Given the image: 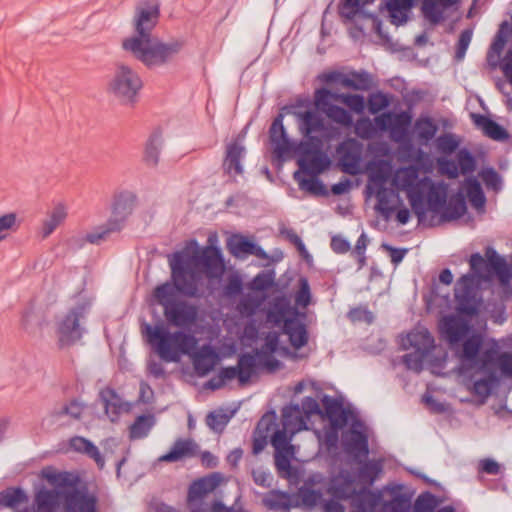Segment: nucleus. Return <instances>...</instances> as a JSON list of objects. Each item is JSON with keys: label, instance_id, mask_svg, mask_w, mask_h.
Wrapping results in <instances>:
<instances>
[{"label": "nucleus", "instance_id": "nucleus-1", "mask_svg": "<svg viewBox=\"0 0 512 512\" xmlns=\"http://www.w3.org/2000/svg\"><path fill=\"white\" fill-rule=\"evenodd\" d=\"M485 256L487 260L478 253L471 256L473 273L462 276L455 285L456 313L444 316L439 324L442 336L459 362V373L482 375L473 383L474 393L481 397L491 394L499 374L512 377V353L499 354L495 343L485 344L481 334L471 333V319L477 315L480 306L477 286L490 281L493 274L503 286L508 285L511 279L505 259L494 249L488 248Z\"/></svg>", "mask_w": 512, "mask_h": 512}, {"label": "nucleus", "instance_id": "nucleus-2", "mask_svg": "<svg viewBox=\"0 0 512 512\" xmlns=\"http://www.w3.org/2000/svg\"><path fill=\"white\" fill-rule=\"evenodd\" d=\"M173 284L164 283L154 290V298L163 307L167 322L179 328H187L197 320V308L178 297V293L194 297L202 285V275L220 279L225 271L221 251L209 245L200 248L191 240L169 258Z\"/></svg>", "mask_w": 512, "mask_h": 512}, {"label": "nucleus", "instance_id": "nucleus-3", "mask_svg": "<svg viewBox=\"0 0 512 512\" xmlns=\"http://www.w3.org/2000/svg\"><path fill=\"white\" fill-rule=\"evenodd\" d=\"M160 17L159 5L144 1L136 5L131 25L134 34L122 41V48L149 69L166 66L182 51V39L163 41L152 34Z\"/></svg>", "mask_w": 512, "mask_h": 512}, {"label": "nucleus", "instance_id": "nucleus-4", "mask_svg": "<svg viewBox=\"0 0 512 512\" xmlns=\"http://www.w3.org/2000/svg\"><path fill=\"white\" fill-rule=\"evenodd\" d=\"M392 185L406 194L419 221L425 218L427 211L438 213L446 204L448 185L434 182L427 176L420 178L414 166L399 168L393 176Z\"/></svg>", "mask_w": 512, "mask_h": 512}, {"label": "nucleus", "instance_id": "nucleus-5", "mask_svg": "<svg viewBox=\"0 0 512 512\" xmlns=\"http://www.w3.org/2000/svg\"><path fill=\"white\" fill-rule=\"evenodd\" d=\"M142 332L154 352L165 362H179L184 355H192L197 349V338L181 330L171 331L160 322L155 325L145 323Z\"/></svg>", "mask_w": 512, "mask_h": 512}, {"label": "nucleus", "instance_id": "nucleus-6", "mask_svg": "<svg viewBox=\"0 0 512 512\" xmlns=\"http://www.w3.org/2000/svg\"><path fill=\"white\" fill-rule=\"evenodd\" d=\"M284 352L285 348L279 346V335L276 332H270L261 349L255 350L253 354L240 356L237 366L223 368L219 375L224 382L238 378L241 384H245L260 368H267L269 371L277 369L280 362L275 359L274 354L281 355Z\"/></svg>", "mask_w": 512, "mask_h": 512}, {"label": "nucleus", "instance_id": "nucleus-7", "mask_svg": "<svg viewBox=\"0 0 512 512\" xmlns=\"http://www.w3.org/2000/svg\"><path fill=\"white\" fill-rule=\"evenodd\" d=\"M307 421L298 404H290L282 409L283 428L275 431L271 437L275 449V465L280 473H290V461L295 454V446L290 441L294 434L308 429Z\"/></svg>", "mask_w": 512, "mask_h": 512}, {"label": "nucleus", "instance_id": "nucleus-8", "mask_svg": "<svg viewBox=\"0 0 512 512\" xmlns=\"http://www.w3.org/2000/svg\"><path fill=\"white\" fill-rule=\"evenodd\" d=\"M143 88L139 72L131 65L118 62L115 64L107 81V92L120 103L133 105Z\"/></svg>", "mask_w": 512, "mask_h": 512}, {"label": "nucleus", "instance_id": "nucleus-9", "mask_svg": "<svg viewBox=\"0 0 512 512\" xmlns=\"http://www.w3.org/2000/svg\"><path fill=\"white\" fill-rule=\"evenodd\" d=\"M327 492L337 499H351L356 508H370L377 502V494L366 487L357 489L352 473L340 471L329 481Z\"/></svg>", "mask_w": 512, "mask_h": 512}, {"label": "nucleus", "instance_id": "nucleus-10", "mask_svg": "<svg viewBox=\"0 0 512 512\" xmlns=\"http://www.w3.org/2000/svg\"><path fill=\"white\" fill-rule=\"evenodd\" d=\"M323 141L321 138H314L310 141H301L297 147L299 154V171L308 175H319L330 165V160L322 152Z\"/></svg>", "mask_w": 512, "mask_h": 512}, {"label": "nucleus", "instance_id": "nucleus-11", "mask_svg": "<svg viewBox=\"0 0 512 512\" xmlns=\"http://www.w3.org/2000/svg\"><path fill=\"white\" fill-rule=\"evenodd\" d=\"M88 303L81 302L72 307L57 323V336L62 346L71 345L80 340L84 332V319Z\"/></svg>", "mask_w": 512, "mask_h": 512}, {"label": "nucleus", "instance_id": "nucleus-12", "mask_svg": "<svg viewBox=\"0 0 512 512\" xmlns=\"http://www.w3.org/2000/svg\"><path fill=\"white\" fill-rule=\"evenodd\" d=\"M136 204L137 196L131 191H121L114 195L111 217L108 220L114 229L118 231L122 229L126 220L133 213Z\"/></svg>", "mask_w": 512, "mask_h": 512}, {"label": "nucleus", "instance_id": "nucleus-13", "mask_svg": "<svg viewBox=\"0 0 512 512\" xmlns=\"http://www.w3.org/2000/svg\"><path fill=\"white\" fill-rule=\"evenodd\" d=\"M300 133L305 138L303 141H310L323 136L326 131L325 121L316 110L297 111L294 113Z\"/></svg>", "mask_w": 512, "mask_h": 512}, {"label": "nucleus", "instance_id": "nucleus-14", "mask_svg": "<svg viewBox=\"0 0 512 512\" xmlns=\"http://www.w3.org/2000/svg\"><path fill=\"white\" fill-rule=\"evenodd\" d=\"M63 496L64 512H97L96 498L85 489L66 487V493Z\"/></svg>", "mask_w": 512, "mask_h": 512}, {"label": "nucleus", "instance_id": "nucleus-15", "mask_svg": "<svg viewBox=\"0 0 512 512\" xmlns=\"http://www.w3.org/2000/svg\"><path fill=\"white\" fill-rule=\"evenodd\" d=\"M337 152L342 171L350 175H357L360 172L362 158L361 145L356 140L350 139L340 144Z\"/></svg>", "mask_w": 512, "mask_h": 512}, {"label": "nucleus", "instance_id": "nucleus-16", "mask_svg": "<svg viewBox=\"0 0 512 512\" xmlns=\"http://www.w3.org/2000/svg\"><path fill=\"white\" fill-rule=\"evenodd\" d=\"M69 208L65 203L59 202L47 210L38 226V237L41 240L47 239L68 218Z\"/></svg>", "mask_w": 512, "mask_h": 512}, {"label": "nucleus", "instance_id": "nucleus-17", "mask_svg": "<svg viewBox=\"0 0 512 512\" xmlns=\"http://www.w3.org/2000/svg\"><path fill=\"white\" fill-rule=\"evenodd\" d=\"M243 139L244 135L238 136L226 147V156L223 162V167L229 175L235 176L243 173L242 159L246 154Z\"/></svg>", "mask_w": 512, "mask_h": 512}, {"label": "nucleus", "instance_id": "nucleus-18", "mask_svg": "<svg viewBox=\"0 0 512 512\" xmlns=\"http://www.w3.org/2000/svg\"><path fill=\"white\" fill-rule=\"evenodd\" d=\"M270 141L273 152L278 158H283L291 153L293 144L289 140L283 126V116L278 115L270 127Z\"/></svg>", "mask_w": 512, "mask_h": 512}, {"label": "nucleus", "instance_id": "nucleus-19", "mask_svg": "<svg viewBox=\"0 0 512 512\" xmlns=\"http://www.w3.org/2000/svg\"><path fill=\"white\" fill-rule=\"evenodd\" d=\"M367 171L368 184L366 191L368 192L386 187V183L392 173V165L388 160H373L368 163Z\"/></svg>", "mask_w": 512, "mask_h": 512}, {"label": "nucleus", "instance_id": "nucleus-20", "mask_svg": "<svg viewBox=\"0 0 512 512\" xmlns=\"http://www.w3.org/2000/svg\"><path fill=\"white\" fill-rule=\"evenodd\" d=\"M403 349L430 353L434 348V338L424 327H417L401 339Z\"/></svg>", "mask_w": 512, "mask_h": 512}, {"label": "nucleus", "instance_id": "nucleus-21", "mask_svg": "<svg viewBox=\"0 0 512 512\" xmlns=\"http://www.w3.org/2000/svg\"><path fill=\"white\" fill-rule=\"evenodd\" d=\"M343 444L346 452L356 459L368 455L367 436L355 427L343 435Z\"/></svg>", "mask_w": 512, "mask_h": 512}, {"label": "nucleus", "instance_id": "nucleus-22", "mask_svg": "<svg viewBox=\"0 0 512 512\" xmlns=\"http://www.w3.org/2000/svg\"><path fill=\"white\" fill-rule=\"evenodd\" d=\"M367 193L376 197L377 205L375 208L385 219H389L398 204L401 203L399 196L386 187L368 191Z\"/></svg>", "mask_w": 512, "mask_h": 512}, {"label": "nucleus", "instance_id": "nucleus-23", "mask_svg": "<svg viewBox=\"0 0 512 512\" xmlns=\"http://www.w3.org/2000/svg\"><path fill=\"white\" fill-rule=\"evenodd\" d=\"M66 487L51 491H40L36 495L38 512H57L60 508L64 509V494Z\"/></svg>", "mask_w": 512, "mask_h": 512}, {"label": "nucleus", "instance_id": "nucleus-24", "mask_svg": "<svg viewBox=\"0 0 512 512\" xmlns=\"http://www.w3.org/2000/svg\"><path fill=\"white\" fill-rule=\"evenodd\" d=\"M189 356L192 357L196 372L201 376L212 371L219 360L216 352L208 345L201 347L198 351L194 350Z\"/></svg>", "mask_w": 512, "mask_h": 512}, {"label": "nucleus", "instance_id": "nucleus-25", "mask_svg": "<svg viewBox=\"0 0 512 512\" xmlns=\"http://www.w3.org/2000/svg\"><path fill=\"white\" fill-rule=\"evenodd\" d=\"M229 250L232 255L243 258L247 255H255L258 258L266 259L265 251L252 241L242 236H235L229 241Z\"/></svg>", "mask_w": 512, "mask_h": 512}, {"label": "nucleus", "instance_id": "nucleus-26", "mask_svg": "<svg viewBox=\"0 0 512 512\" xmlns=\"http://www.w3.org/2000/svg\"><path fill=\"white\" fill-rule=\"evenodd\" d=\"M198 451L197 444L190 439H179L172 446L171 450L162 455L159 460L163 462H177L184 458L194 456Z\"/></svg>", "mask_w": 512, "mask_h": 512}, {"label": "nucleus", "instance_id": "nucleus-27", "mask_svg": "<svg viewBox=\"0 0 512 512\" xmlns=\"http://www.w3.org/2000/svg\"><path fill=\"white\" fill-rule=\"evenodd\" d=\"M222 481L219 473H213L207 477H203L194 481L189 488L188 498L190 501L201 499L206 494L214 491Z\"/></svg>", "mask_w": 512, "mask_h": 512}, {"label": "nucleus", "instance_id": "nucleus-28", "mask_svg": "<svg viewBox=\"0 0 512 512\" xmlns=\"http://www.w3.org/2000/svg\"><path fill=\"white\" fill-rule=\"evenodd\" d=\"M69 446L73 451L84 454L93 459L99 468L104 467L105 460L103 456L101 455L98 447L95 446L90 440L84 437L75 436L70 439Z\"/></svg>", "mask_w": 512, "mask_h": 512}, {"label": "nucleus", "instance_id": "nucleus-29", "mask_svg": "<svg viewBox=\"0 0 512 512\" xmlns=\"http://www.w3.org/2000/svg\"><path fill=\"white\" fill-rule=\"evenodd\" d=\"M283 331L288 336L291 346L295 349H300L308 342L306 327L297 319L286 320Z\"/></svg>", "mask_w": 512, "mask_h": 512}, {"label": "nucleus", "instance_id": "nucleus-30", "mask_svg": "<svg viewBox=\"0 0 512 512\" xmlns=\"http://www.w3.org/2000/svg\"><path fill=\"white\" fill-rule=\"evenodd\" d=\"M457 2L458 0H423L422 12L430 23L437 24L443 20L445 9Z\"/></svg>", "mask_w": 512, "mask_h": 512}, {"label": "nucleus", "instance_id": "nucleus-31", "mask_svg": "<svg viewBox=\"0 0 512 512\" xmlns=\"http://www.w3.org/2000/svg\"><path fill=\"white\" fill-rule=\"evenodd\" d=\"M412 7L413 0H389L386 8L389 12L391 23L396 26L406 23Z\"/></svg>", "mask_w": 512, "mask_h": 512}, {"label": "nucleus", "instance_id": "nucleus-32", "mask_svg": "<svg viewBox=\"0 0 512 512\" xmlns=\"http://www.w3.org/2000/svg\"><path fill=\"white\" fill-rule=\"evenodd\" d=\"M461 192H463L464 196L468 198L473 208L476 210H483L486 203V197L477 179L467 178L462 185Z\"/></svg>", "mask_w": 512, "mask_h": 512}, {"label": "nucleus", "instance_id": "nucleus-33", "mask_svg": "<svg viewBox=\"0 0 512 512\" xmlns=\"http://www.w3.org/2000/svg\"><path fill=\"white\" fill-rule=\"evenodd\" d=\"M294 179L297 181L300 189L309 194L315 196H325L327 194L324 184L317 178V175H308L302 171H296Z\"/></svg>", "mask_w": 512, "mask_h": 512}, {"label": "nucleus", "instance_id": "nucleus-34", "mask_svg": "<svg viewBox=\"0 0 512 512\" xmlns=\"http://www.w3.org/2000/svg\"><path fill=\"white\" fill-rule=\"evenodd\" d=\"M409 512L410 502L404 496H396L391 501L380 503V497L377 495L375 506L366 509V512Z\"/></svg>", "mask_w": 512, "mask_h": 512}, {"label": "nucleus", "instance_id": "nucleus-35", "mask_svg": "<svg viewBox=\"0 0 512 512\" xmlns=\"http://www.w3.org/2000/svg\"><path fill=\"white\" fill-rule=\"evenodd\" d=\"M105 412L113 422L117 419L121 411L126 410L122 400L114 393L113 390L105 389L100 393Z\"/></svg>", "mask_w": 512, "mask_h": 512}, {"label": "nucleus", "instance_id": "nucleus-36", "mask_svg": "<svg viewBox=\"0 0 512 512\" xmlns=\"http://www.w3.org/2000/svg\"><path fill=\"white\" fill-rule=\"evenodd\" d=\"M411 118L406 113L395 114V121L390 128V137L394 142L402 143L407 139V130Z\"/></svg>", "mask_w": 512, "mask_h": 512}, {"label": "nucleus", "instance_id": "nucleus-37", "mask_svg": "<svg viewBox=\"0 0 512 512\" xmlns=\"http://www.w3.org/2000/svg\"><path fill=\"white\" fill-rule=\"evenodd\" d=\"M475 123L483 129L488 137L494 140H504L508 137L506 131L499 124L485 116L477 115Z\"/></svg>", "mask_w": 512, "mask_h": 512}, {"label": "nucleus", "instance_id": "nucleus-38", "mask_svg": "<svg viewBox=\"0 0 512 512\" xmlns=\"http://www.w3.org/2000/svg\"><path fill=\"white\" fill-rule=\"evenodd\" d=\"M271 426H274L272 415H265L259 421L257 425V433H259V436L255 437L253 442V452L255 454L260 453L265 448Z\"/></svg>", "mask_w": 512, "mask_h": 512}, {"label": "nucleus", "instance_id": "nucleus-39", "mask_svg": "<svg viewBox=\"0 0 512 512\" xmlns=\"http://www.w3.org/2000/svg\"><path fill=\"white\" fill-rule=\"evenodd\" d=\"M27 501V496L20 488H7L0 492V505L15 508Z\"/></svg>", "mask_w": 512, "mask_h": 512}, {"label": "nucleus", "instance_id": "nucleus-40", "mask_svg": "<svg viewBox=\"0 0 512 512\" xmlns=\"http://www.w3.org/2000/svg\"><path fill=\"white\" fill-rule=\"evenodd\" d=\"M467 210L465 196L463 192L457 193L454 197H452L448 206L443 214V217L447 220L457 219L465 214Z\"/></svg>", "mask_w": 512, "mask_h": 512}, {"label": "nucleus", "instance_id": "nucleus-41", "mask_svg": "<svg viewBox=\"0 0 512 512\" xmlns=\"http://www.w3.org/2000/svg\"><path fill=\"white\" fill-rule=\"evenodd\" d=\"M414 128L417 138L424 142L432 140L437 132V126L432 119L428 117L416 120Z\"/></svg>", "mask_w": 512, "mask_h": 512}, {"label": "nucleus", "instance_id": "nucleus-42", "mask_svg": "<svg viewBox=\"0 0 512 512\" xmlns=\"http://www.w3.org/2000/svg\"><path fill=\"white\" fill-rule=\"evenodd\" d=\"M263 298L259 296L256 292H250L245 294L239 304H238V310L242 315L245 316H251L253 315L257 309L262 304Z\"/></svg>", "mask_w": 512, "mask_h": 512}, {"label": "nucleus", "instance_id": "nucleus-43", "mask_svg": "<svg viewBox=\"0 0 512 512\" xmlns=\"http://www.w3.org/2000/svg\"><path fill=\"white\" fill-rule=\"evenodd\" d=\"M329 119L345 127H349L353 124L352 115L344 108L333 105L325 109L324 113Z\"/></svg>", "mask_w": 512, "mask_h": 512}, {"label": "nucleus", "instance_id": "nucleus-44", "mask_svg": "<svg viewBox=\"0 0 512 512\" xmlns=\"http://www.w3.org/2000/svg\"><path fill=\"white\" fill-rule=\"evenodd\" d=\"M382 471V463L378 460H371L363 464L359 471V477L366 484H373L379 473Z\"/></svg>", "mask_w": 512, "mask_h": 512}, {"label": "nucleus", "instance_id": "nucleus-45", "mask_svg": "<svg viewBox=\"0 0 512 512\" xmlns=\"http://www.w3.org/2000/svg\"><path fill=\"white\" fill-rule=\"evenodd\" d=\"M153 423L154 419L152 416H139L130 427V437L133 439L145 437L153 426Z\"/></svg>", "mask_w": 512, "mask_h": 512}, {"label": "nucleus", "instance_id": "nucleus-46", "mask_svg": "<svg viewBox=\"0 0 512 512\" xmlns=\"http://www.w3.org/2000/svg\"><path fill=\"white\" fill-rule=\"evenodd\" d=\"M161 148L162 141L159 137L155 136L150 139L144 153V161L147 165L154 167L158 164Z\"/></svg>", "mask_w": 512, "mask_h": 512}, {"label": "nucleus", "instance_id": "nucleus-47", "mask_svg": "<svg viewBox=\"0 0 512 512\" xmlns=\"http://www.w3.org/2000/svg\"><path fill=\"white\" fill-rule=\"evenodd\" d=\"M42 475L51 484L59 486V488L71 487L70 482L72 475L68 472H57L52 468H45L42 471Z\"/></svg>", "mask_w": 512, "mask_h": 512}, {"label": "nucleus", "instance_id": "nucleus-48", "mask_svg": "<svg viewBox=\"0 0 512 512\" xmlns=\"http://www.w3.org/2000/svg\"><path fill=\"white\" fill-rule=\"evenodd\" d=\"M263 502L270 509L282 510L288 507L289 498L285 493L272 491L264 497Z\"/></svg>", "mask_w": 512, "mask_h": 512}, {"label": "nucleus", "instance_id": "nucleus-49", "mask_svg": "<svg viewBox=\"0 0 512 512\" xmlns=\"http://www.w3.org/2000/svg\"><path fill=\"white\" fill-rule=\"evenodd\" d=\"M459 143V139L451 133L443 134L436 139L438 151L444 154L453 153L458 148Z\"/></svg>", "mask_w": 512, "mask_h": 512}, {"label": "nucleus", "instance_id": "nucleus-50", "mask_svg": "<svg viewBox=\"0 0 512 512\" xmlns=\"http://www.w3.org/2000/svg\"><path fill=\"white\" fill-rule=\"evenodd\" d=\"M341 84L354 90H366L369 88V77L366 73H354L351 77L342 78Z\"/></svg>", "mask_w": 512, "mask_h": 512}, {"label": "nucleus", "instance_id": "nucleus-51", "mask_svg": "<svg viewBox=\"0 0 512 512\" xmlns=\"http://www.w3.org/2000/svg\"><path fill=\"white\" fill-rule=\"evenodd\" d=\"M376 127L369 118H361L355 123V133L358 137L369 140L375 137Z\"/></svg>", "mask_w": 512, "mask_h": 512}, {"label": "nucleus", "instance_id": "nucleus-52", "mask_svg": "<svg viewBox=\"0 0 512 512\" xmlns=\"http://www.w3.org/2000/svg\"><path fill=\"white\" fill-rule=\"evenodd\" d=\"M117 231L118 230L114 229L113 226L107 221L105 225L96 228L90 233H87L86 239L90 244H100L102 241L106 240L111 233Z\"/></svg>", "mask_w": 512, "mask_h": 512}, {"label": "nucleus", "instance_id": "nucleus-53", "mask_svg": "<svg viewBox=\"0 0 512 512\" xmlns=\"http://www.w3.org/2000/svg\"><path fill=\"white\" fill-rule=\"evenodd\" d=\"M311 293L308 280L306 278L299 279V290L295 295V303L297 306L306 308L310 304Z\"/></svg>", "mask_w": 512, "mask_h": 512}, {"label": "nucleus", "instance_id": "nucleus-54", "mask_svg": "<svg viewBox=\"0 0 512 512\" xmlns=\"http://www.w3.org/2000/svg\"><path fill=\"white\" fill-rule=\"evenodd\" d=\"M389 103L390 101L385 94L381 92L373 93L368 98L369 112L372 114H377L388 107Z\"/></svg>", "mask_w": 512, "mask_h": 512}, {"label": "nucleus", "instance_id": "nucleus-55", "mask_svg": "<svg viewBox=\"0 0 512 512\" xmlns=\"http://www.w3.org/2000/svg\"><path fill=\"white\" fill-rule=\"evenodd\" d=\"M229 420L230 417L223 412H211L206 418L207 425L215 432H221Z\"/></svg>", "mask_w": 512, "mask_h": 512}, {"label": "nucleus", "instance_id": "nucleus-56", "mask_svg": "<svg viewBox=\"0 0 512 512\" xmlns=\"http://www.w3.org/2000/svg\"><path fill=\"white\" fill-rule=\"evenodd\" d=\"M429 353L414 351L403 356V362L410 370L419 372L422 370L423 361Z\"/></svg>", "mask_w": 512, "mask_h": 512}, {"label": "nucleus", "instance_id": "nucleus-57", "mask_svg": "<svg viewBox=\"0 0 512 512\" xmlns=\"http://www.w3.org/2000/svg\"><path fill=\"white\" fill-rule=\"evenodd\" d=\"M457 164L462 174H467L475 169V160L471 153L465 149L460 150L457 155Z\"/></svg>", "mask_w": 512, "mask_h": 512}, {"label": "nucleus", "instance_id": "nucleus-58", "mask_svg": "<svg viewBox=\"0 0 512 512\" xmlns=\"http://www.w3.org/2000/svg\"><path fill=\"white\" fill-rule=\"evenodd\" d=\"M437 164L439 172L441 174L446 175L451 179H455L458 177L460 170L456 161L446 158H439L437 160Z\"/></svg>", "mask_w": 512, "mask_h": 512}, {"label": "nucleus", "instance_id": "nucleus-59", "mask_svg": "<svg viewBox=\"0 0 512 512\" xmlns=\"http://www.w3.org/2000/svg\"><path fill=\"white\" fill-rule=\"evenodd\" d=\"M341 98V103L348 106L352 111L356 113H362L365 109L364 97L358 94H346Z\"/></svg>", "mask_w": 512, "mask_h": 512}, {"label": "nucleus", "instance_id": "nucleus-60", "mask_svg": "<svg viewBox=\"0 0 512 512\" xmlns=\"http://www.w3.org/2000/svg\"><path fill=\"white\" fill-rule=\"evenodd\" d=\"M300 497L304 505L314 507L322 502V493L313 489H302Z\"/></svg>", "mask_w": 512, "mask_h": 512}, {"label": "nucleus", "instance_id": "nucleus-61", "mask_svg": "<svg viewBox=\"0 0 512 512\" xmlns=\"http://www.w3.org/2000/svg\"><path fill=\"white\" fill-rule=\"evenodd\" d=\"M330 95H332V92L325 88L318 89L315 92L314 104L316 108L321 110L323 113H325V109L327 107L334 105L330 102Z\"/></svg>", "mask_w": 512, "mask_h": 512}, {"label": "nucleus", "instance_id": "nucleus-62", "mask_svg": "<svg viewBox=\"0 0 512 512\" xmlns=\"http://www.w3.org/2000/svg\"><path fill=\"white\" fill-rule=\"evenodd\" d=\"M480 177L488 188L498 190L501 187V178L493 169H484Z\"/></svg>", "mask_w": 512, "mask_h": 512}, {"label": "nucleus", "instance_id": "nucleus-63", "mask_svg": "<svg viewBox=\"0 0 512 512\" xmlns=\"http://www.w3.org/2000/svg\"><path fill=\"white\" fill-rule=\"evenodd\" d=\"M300 408L302 409L303 415L307 418V420H309L311 415L321 413L318 402L311 397L304 398Z\"/></svg>", "mask_w": 512, "mask_h": 512}, {"label": "nucleus", "instance_id": "nucleus-64", "mask_svg": "<svg viewBox=\"0 0 512 512\" xmlns=\"http://www.w3.org/2000/svg\"><path fill=\"white\" fill-rule=\"evenodd\" d=\"M395 121V114L392 113H383L379 116H376L373 120L376 130L380 131L390 130L393 123Z\"/></svg>", "mask_w": 512, "mask_h": 512}]
</instances>
